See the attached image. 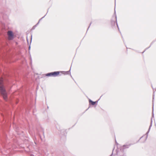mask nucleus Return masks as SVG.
Returning <instances> with one entry per match:
<instances>
[{
	"label": "nucleus",
	"instance_id": "obj_1",
	"mask_svg": "<svg viewBox=\"0 0 156 156\" xmlns=\"http://www.w3.org/2000/svg\"><path fill=\"white\" fill-rule=\"evenodd\" d=\"M3 79L1 78L0 79V91L4 100L6 101L7 100V94L3 85Z\"/></svg>",
	"mask_w": 156,
	"mask_h": 156
},
{
	"label": "nucleus",
	"instance_id": "obj_2",
	"mask_svg": "<svg viewBox=\"0 0 156 156\" xmlns=\"http://www.w3.org/2000/svg\"><path fill=\"white\" fill-rule=\"evenodd\" d=\"M58 75V72H54L48 73L45 74V76H48L55 77Z\"/></svg>",
	"mask_w": 156,
	"mask_h": 156
},
{
	"label": "nucleus",
	"instance_id": "obj_3",
	"mask_svg": "<svg viewBox=\"0 0 156 156\" xmlns=\"http://www.w3.org/2000/svg\"><path fill=\"white\" fill-rule=\"evenodd\" d=\"M8 39L12 40L14 38V35L12 31H9L7 32Z\"/></svg>",
	"mask_w": 156,
	"mask_h": 156
},
{
	"label": "nucleus",
	"instance_id": "obj_4",
	"mask_svg": "<svg viewBox=\"0 0 156 156\" xmlns=\"http://www.w3.org/2000/svg\"><path fill=\"white\" fill-rule=\"evenodd\" d=\"M89 103L92 105H95L96 103V102H94L90 100H89Z\"/></svg>",
	"mask_w": 156,
	"mask_h": 156
},
{
	"label": "nucleus",
	"instance_id": "obj_5",
	"mask_svg": "<svg viewBox=\"0 0 156 156\" xmlns=\"http://www.w3.org/2000/svg\"><path fill=\"white\" fill-rule=\"evenodd\" d=\"M59 74H60V75L61 74H67V72H59Z\"/></svg>",
	"mask_w": 156,
	"mask_h": 156
}]
</instances>
